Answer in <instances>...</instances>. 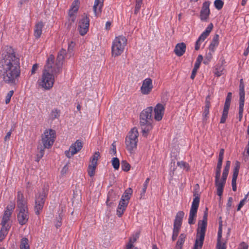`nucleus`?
Masks as SVG:
<instances>
[{
    "instance_id": "36",
    "label": "nucleus",
    "mask_w": 249,
    "mask_h": 249,
    "mask_svg": "<svg viewBox=\"0 0 249 249\" xmlns=\"http://www.w3.org/2000/svg\"><path fill=\"white\" fill-rule=\"evenodd\" d=\"M240 166V163L236 161L235 164V166L233 169L232 178H237L239 173V170Z\"/></svg>"
},
{
    "instance_id": "22",
    "label": "nucleus",
    "mask_w": 249,
    "mask_h": 249,
    "mask_svg": "<svg viewBox=\"0 0 249 249\" xmlns=\"http://www.w3.org/2000/svg\"><path fill=\"white\" fill-rule=\"evenodd\" d=\"M224 150L221 149L219 154L218 160L216 166L215 176L221 175V169L222 165V161L224 157Z\"/></svg>"
},
{
    "instance_id": "17",
    "label": "nucleus",
    "mask_w": 249,
    "mask_h": 249,
    "mask_svg": "<svg viewBox=\"0 0 249 249\" xmlns=\"http://www.w3.org/2000/svg\"><path fill=\"white\" fill-rule=\"evenodd\" d=\"M154 119L158 121L161 120L163 117L164 111V107L161 104H158L155 107L154 109Z\"/></svg>"
},
{
    "instance_id": "44",
    "label": "nucleus",
    "mask_w": 249,
    "mask_h": 249,
    "mask_svg": "<svg viewBox=\"0 0 249 249\" xmlns=\"http://www.w3.org/2000/svg\"><path fill=\"white\" fill-rule=\"evenodd\" d=\"M149 180H150V178H147L146 179L145 182H144V183L143 184V187H142V191L141 194V197H142V196H143L144 195V194L145 193L146 190L147 188L148 184L149 182Z\"/></svg>"
},
{
    "instance_id": "63",
    "label": "nucleus",
    "mask_w": 249,
    "mask_h": 249,
    "mask_svg": "<svg viewBox=\"0 0 249 249\" xmlns=\"http://www.w3.org/2000/svg\"><path fill=\"white\" fill-rule=\"evenodd\" d=\"M231 95H232V94L231 92H229L228 93L225 103L231 104Z\"/></svg>"
},
{
    "instance_id": "56",
    "label": "nucleus",
    "mask_w": 249,
    "mask_h": 249,
    "mask_svg": "<svg viewBox=\"0 0 249 249\" xmlns=\"http://www.w3.org/2000/svg\"><path fill=\"white\" fill-rule=\"evenodd\" d=\"M75 44L71 41V43L69 44L68 48V52L70 54H71L72 53L73 49L74 47Z\"/></svg>"
},
{
    "instance_id": "62",
    "label": "nucleus",
    "mask_w": 249,
    "mask_h": 249,
    "mask_svg": "<svg viewBox=\"0 0 249 249\" xmlns=\"http://www.w3.org/2000/svg\"><path fill=\"white\" fill-rule=\"evenodd\" d=\"M222 71H223V69L221 70V68H220L219 70H218L217 68L216 69L215 71L214 72L215 75L219 77L222 74Z\"/></svg>"
},
{
    "instance_id": "1",
    "label": "nucleus",
    "mask_w": 249,
    "mask_h": 249,
    "mask_svg": "<svg viewBox=\"0 0 249 249\" xmlns=\"http://www.w3.org/2000/svg\"><path fill=\"white\" fill-rule=\"evenodd\" d=\"M20 72L19 56L12 48L9 47L0 59V77L6 84L15 85Z\"/></svg>"
},
{
    "instance_id": "40",
    "label": "nucleus",
    "mask_w": 249,
    "mask_h": 249,
    "mask_svg": "<svg viewBox=\"0 0 249 249\" xmlns=\"http://www.w3.org/2000/svg\"><path fill=\"white\" fill-rule=\"evenodd\" d=\"M185 238H186L185 234H184L183 233L181 234L179 236L178 241H177V246H179V248L181 249L182 246L183 245V244L184 243Z\"/></svg>"
},
{
    "instance_id": "26",
    "label": "nucleus",
    "mask_w": 249,
    "mask_h": 249,
    "mask_svg": "<svg viewBox=\"0 0 249 249\" xmlns=\"http://www.w3.org/2000/svg\"><path fill=\"white\" fill-rule=\"evenodd\" d=\"M210 107V101L209 96H207L205 100V106L204 107V111L203 112V121H206L208 118V114H209V108Z\"/></svg>"
},
{
    "instance_id": "58",
    "label": "nucleus",
    "mask_w": 249,
    "mask_h": 249,
    "mask_svg": "<svg viewBox=\"0 0 249 249\" xmlns=\"http://www.w3.org/2000/svg\"><path fill=\"white\" fill-rule=\"evenodd\" d=\"M222 225L221 224L219 225V228H218L217 241H221V239L222 238Z\"/></svg>"
},
{
    "instance_id": "12",
    "label": "nucleus",
    "mask_w": 249,
    "mask_h": 249,
    "mask_svg": "<svg viewBox=\"0 0 249 249\" xmlns=\"http://www.w3.org/2000/svg\"><path fill=\"white\" fill-rule=\"evenodd\" d=\"M80 2L79 0H74L71 5L69 11V20L71 23L74 22L76 19L75 14L78 12Z\"/></svg>"
},
{
    "instance_id": "16",
    "label": "nucleus",
    "mask_w": 249,
    "mask_h": 249,
    "mask_svg": "<svg viewBox=\"0 0 249 249\" xmlns=\"http://www.w3.org/2000/svg\"><path fill=\"white\" fill-rule=\"evenodd\" d=\"M205 232L197 230L196 238L193 249H201L205 238Z\"/></svg>"
},
{
    "instance_id": "41",
    "label": "nucleus",
    "mask_w": 249,
    "mask_h": 249,
    "mask_svg": "<svg viewBox=\"0 0 249 249\" xmlns=\"http://www.w3.org/2000/svg\"><path fill=\"white\" fill-rule=\"evenodd\" d=\"M112 165L115 170H118L120 166V161L118 158H113L111 160Z\"/></svg>"
},
{
    "instance_id": "11",
    "label": "nucleus",
    "mask_w": 249,
    "mask_h": 249,
    "mask_svg": "<svg viewBox=\"0 0 249 249\" xmlns=\"http://www.w3.org/2000/svg\"><path fill=\"white\" fill-rule=\"evenodd\" d=\"M89 19L87 16L82 17L79 21L78 30L81 36H84L88 32L89 28Z\"/></svg>"
},
{
    "instance_id": "9",
    "label": "nucleus",
    "mask_w": 249,
    "mask_h": 249,
    "mask_svg": "<svg viewBox=\"0 0 249 249\" xmlns=\"http://www.w3.org/2000/svg\"><path fill=\"white\" fill-rule=\"evenodd\" d=\"M18 211L17 218L19 224L21 225L25 224L29 219V213L27 206H22V204H19L18 208H17Z\"/></svg>"
},
{
    "instance_id": "51",
    "label": "nucleus",
    "mask_w": 249,
    "mask_h": 249,
    "mask_svg": "<svg viewBox=\"0 0 249 249\" xmlns=\"http://www.w3.org/2000/svg\"><path fill=\"white\" fill-rule=\"evenodd\" d=\"M216 249H226V246L225 243H222L221 241H217L216 247Z\"/></svg>"
},
{
    "instance_id": "57",
    "label": "nucleus",
    "mask_w": 249,
    "mask_h": 249,
    "mask_svg": "<svg viewBox=\"0 0 249 249\" xmlns=\"http://www.w3.org/2000/svg\"><path fill=\"white\" fill-rule=\"evenodd\" d=\"M15 204L13 202H10V203L7 205L6 211H10L12 213V211L15 209Z\"/></svg>"
},
{
    "instance_id": "49",
    "label": "nucleus",
    "mask_w": 249,
    "mask_h": 249,
    "mask_svg": "<svg viewBox=\"0 0 249 249\" xmlns=\"http://www.w3.org/2000/svg\"><path fill=\"white\" fill-rule=\"evenodd\" d=\"M10 218H9L7 217H5L4 215H3L2 220L1 221V225L2 226H10L9 224H8V222L9 221Z\"/></svg>"
},
{
    "instance_id": "39",
    "label": "nucleus",
    "mask_w": 249,
    "mask_h": 249,
    "mask_svg": "<svg viewBox=\"0 0 249 249\" xmlns=\"http://www.w3.org/2000/svg\"><path fill=\"white\" fill-rule=\"evenodd\" d=\"M100 155V153L99 152H96L91 158L90 163L95 164H97V160L99 158Z\"/></svg>"
},
{
    "instance_id": "13",
    "label": "nucleus",
    "mask_w": 249,
    "mask_h": 249,
    "mask_svg": "<svg viewBox=\"0 0 249 249\" xmlns=\"http://www.w3.org/2000/svg\"><path fill=\"white\" fill-rule=\"evenodd\" d=\"M220 176H215V185L216 187L217 195L221 197L222 195L224 187L226 183V179H224V178H222L221 180H220Z\"/></svg>"
},
{
    "instance_id": "45",
    "label": "nucleus",
    "mask_w": 249,
    "mask_h": 249,
    "mask_svg": "<svg viewBox=\"0 0 249 249\" xmlns=\"http://www.w3.org/2000/svg\"><path fill=\"white\" fill-rule=\"evenodd\" d=\"M180 229V228L174 227L173 235L172 237L173 241H175L176 240L178 236Z\"/></svg>"
},
{
    "instance_id": "20",
    "label": "nucleus",
    "mask_w": 249,
    "mask_h": 249,
    "mask_svg": "<svg viewBox=\"0 0 249 249\" xmlns=\"http://www.w3.org/2000/svg\"><path fill=\"white\" fill-rule=\"evenodd\" d=\"M129 202L124 200L123 199H121L117 210V215L119 217H121L125 211Z\"/></svg>"
},
{
    "instance_id": "5",
    "label": "nucleus",
    "mask_w": 249,
    "mask_h": 249,
    "mask_svg": "<svg viewBox=\"0 0 249 249\" xmlns=\"http://www.w3.org/2000/svg\"><path fill=\"white\" fill-rule=\"evenodd\" d=\"M138 132L136 128H132L125 138V144L127 150L132 153L137 148L138 142Z\"/></svg>"
},
{
    "instance_id": "28",
    "label": "nucleus",
    "mask_w": 249,
    "mask_h": 249,
    "mask_svg": "<svg viewBox=\"0 0 249 249\" xmlns=\"http://www.w3.org/2000/svg\"><path fill=\"white\" fill-rule=\"evenodd\" d=\"M219 44V35H215L212 39V41L209 47V50L212 52H214L215 47H216Z\"/></svg>"
},
{
    "instance_id": "8",
    "label": "nucleus",
    "mask_w": 249,
    "mask_h": 249,
    "mask_svg": "<svg viewBox=\"0 0 249 249\" xmlns=\"http://www.w3.org/2000/svg\"><path fill=\"white\" fill-rule=\"evenodd\" d=\"M195 196L192 203L191 209L189 213L188 223L190 225L194 224L196 222V213L199 204L200 198L198 196Z\"/></svg>"
},
{
    "instance_id": "34",
    "label": "nucleus",
    "mask_w": 249,
    "mask_h": 249,
    "mask_svg": "<svg viewBox=\"0 0 249 249\" xmlns=\"http://www.w3.org/2000/svg\"><path fill=\"white\" fill-rule=\"evenodd\" d=\"M46 148H44L43 145L38 146L37 149L39 150V152L36 154V161H38L43 156L44 154V149Z\"/></svg>"
},
{
    "instance_id": "53",
    "label": "nucleus",
    "mask_w": 249,
    "mask_h": 249,
    "mask_svg": "<svg viewBox=\"0 0 249 249\" xmlns=\"http://www.w3.org/2000/svg\"><path fill=\"white\" fill-rule=\"evenodd\" d=\"M62 217L59 215L58 217L56 218V221L55 224V227L58 229L62 225Z\"/></svg>"
},
{
    "instance_id": "19",
    "label": "nucleus",
    "mask_w": 249,
    "mask_h": 249,
    "mask_svg": "<svg viewBox=\"0 0 249 249\" xmlns=\"http://www.w3.org/2000/svg\"><path fill=\"white\" fill-rule=\"evenodd\" d=\"M207 217L208 212L207 208H206V210L204 213L203 219L202 220H199L198 222V228L197 230L206 232L207 225Z\"/></svg>"
},
{
    "instance_id": "60",
    "label": "nucleus",
    "mask_w": 249,
    "mask_h": 249,
    "mask_svg": "<svg viewBox=\"0 0 249 249\" xmlns=\"http://www.w3.org/2000/svg\"><path fill=\"white\" fill-rule=\"evenodd\" d=\"M208 36V35L206 34L204 32H203L197 39L201 42H203Z\"/></svg>"
},
{
    "instance_id": "55",
    "label": "nucleus",
    "mask_w": 249,
    "mask_h": 249,
    "mask_svg": "<svg viewBox=\"0 0 249 249\" xmlns=\"http://www.w3.org/2000/svg\"><path fill=\"white\" fill-rule=\"evenodd\" d=\"M116 142H114L112 144H111V149L110 150V153L111 154H113L114 155H115L116 154V144H115Z\"/></svg>"
},
{
    "instance_id": "47",
    "label": "nucleus",
    "mask_w": 249,
    "mask_h": 249,
    "mask_svg": "<svg viewBox=\"0 0 249 249\" xmlns=\"http://www.w3.org/2000/svg\"><path fill=\"white\" fill-rule=\"evenodd\" d=\"M177 165L181 168L186 169L188 170L189 169V164L184 161H178L177 162Z\"/></svg>"
},
{
    "instance_id": "23",
    "label": "nucleus",
    "mask_w": 249,
    "mask_h": 249,
    "mask_svg": "<svg viewBox=\"0 0 249 249\" xmlns=\"http://www.w3.org/2000/svg\"><path fill=\"white\" fill-rule=\"evenodd\" d=\"M103 2L104 0H95L93 9L96 17H98L101 13Z\"/></svg>"
},
{
    "instance_id": "43",
    "label": "nucleus",
    "mask_w": 249,
    "mask_h": 249,
    "mask_svg": "<svg viewBox=\"0 0 249 249\" xmlns=\"http://www.w3.org/2000/svg\"><path fill=\"white\" fill-rule=\"evenodd\" d=\"M244 102H239V120L241 121L243 117V113L244 110Z\"/></svg>"
},
{
    "instance_id": "50",
    "label": "nucleus",
    "mask_w": 249,
    "mask_h": 249,
    "mask_svg": "<svg viewBox=\"0 0 249 249\" xmlns=\"http://www.w3.org/2000/svg\"><path fill=\"white\" fill-rule=\"evenodd\" d=\"M13 94H14L13 90H10L7 94L6 96V99H5V103L6 104H8L10 102L11 97L13 96Z\"/></svg>"
},
{
    "instance_id": "52",
    "label": "nucleus",
    "mask_w": 249,
    "mask_h": 249,
    "mask_svg": "<svg viewBox=\"0 0 249 249\" xmlns=\"http://www.w3.org/2000/svg\"><path fill=\"white\" fill-rule=\"evenodd\" d=\"M228 112L223 111L222 115L220 119V123L221 124H224L225 123L226 119L228 117Z\"/></svg>"
},
{
    "instance_id": "35",
    "label": "nucleus",
    "mask_w": 249,
    "mask_h": 249,
    "mask_svg": "<svg viewBox=\"0 0 249 249\" xmlns=\"http://www.w3.org/2000/svg\"><path fill=\"white\" fill-rule=\"evenodd\" d=\"M240 166V163L236 161L235 164V166L233 169L232 178H237L239 173V170Z\"/></svg>"
},
{
    "instance_id": "10",
    "label": "nucleus",
    "mask_w": 249,
    "mask_h": 249,
    "mask_svg": "<svg viewBox=\"0 0 249 249\" xmlns=\"http://www.w3.org/2000/svg\"><path fill=\"white\" fill-rule=\"evenodd\" d=\"M83 147V143L80 140H77L75 143L71 144L69 150L66 151L65 153L66 157L71 158L73 155L79 151Z\"/></svg>"
},
{
    "instance_id": "6",
    "label": "nucleus",
    "mask_w": 249,
    "mask_h": 249,
    "mask_svg": "<svg viewBox=\"0 0 249 249\" xmlns=\"http://www.w3.org/2000/svg\"><path fill=\"white\" fill-rule=\"evenodd\" d=\"M47 195V191L44 189L41 192H39L36 195L34 208L36 214H39L40 211L42 210Z\"/></svg>"
},
{
    "instance_id": "21",
    "label": "nucleus",
    "mask_w": 249,
    "mask_h": 249,
    "mask_svg": "<svg viewBox=\"0 0 249 249\" xmlns=\"http://www.w3.org/2000/svg\"><path fill=\"white\" fill-rule=\"evenodd\" d=\"M184 214V213L182 211H180L177 213L174 221V227L180 228Z\"/></svg>"
},
{
    "instance_id": "7",
    "label": "nucleus",
    "mask_w": 249,
    "mask_h": 249,
    "mask_svg": "<svg viewBox=\"0 0 249 249\" xmlns=\"http://www.w3.org/2000/svg\"><path fill=\"white\" fill-rule=\"evenodd\" d=\"M55 138V132L53 129H46L42 136L41 141L44 148H50Z\"/></svg>"
},
{
    "instance_id": "4",
    "label": "nucleus",
    "mask_w": 249,
    "mask_h": 249,
    "mask_svg": "<svg viewBox=\"0 0 249 249\" xmlns=\"http://www.w3.org/2000/svg\"><path fill=\"white\" fill-rule=\"evenodd\" d=\"M127 44V39L123 36L116 37L112 42V54L116 57L120 55L124 50Z\"/></svg>"
},
{
    "instance_id": "54",
    "label": "nucleus",
    "mask_w": 249,
    "mask_h": 249,
    "mask_svg": "<svg viewBox=\"0 0 249 249\" xmlns=\"http://www.w3.org/2000/svg\"><path fill=\"white\" fill-rule=\"evenodd\" d=\"M248 197V195L246 196L245 198L241 200L238 205L237 211H239L240 210L241 208L244 205L245 202L246 201L247 197Z\"/></svg>"
},
{
    "instance_id": "3",
    "label": "nucleus",
    "mask_w": 249,
    "mask_h": 249,
    "mask_svg": "<svg viewBox=\"0 0 249 249\" xmlns=\"http://www.w3.org/2000/svg\"><path fill=\"white\" fill-rule=\"evenodd\" d=\"M153 107H149L143 109L140 115V124L142 135L147 137L149 132L152 129Z\"/></svg>"
},
{
    "instance_id": "31",
    "label": "nucleus",
    "mask_w": 249,
    "mask_h": 249,
    "mask_svg": "<svg viewBox=\"0 0 249 249\" xmlns=\"http://www.w3.org/2000/svg\"><path fill=\"white\" fill-rule=\"evenodd\" d=\"M132 192H133L132 189L131 188H128L124 193L121 199H123L124 200H126V201L129 202V199L131 197V196L132 195Z\"/></svg>"
},
{
    "instance_id": "64",
    "label": "nucleus",
    "mask_w": 249,
    "mask_h": 249,
    "mask_svg": "<svg viewBox=\"0 0 249 249\" xmlns=\"http://www.w3.org/2000/svg\"><path fill=\"white\" fill-rule=\"evenodd\" d=\"M240 249H248L249 246L244 242H242L239 246Z\"/></svg>"
},
{
    "instance_id": "29",
    "label": "nucleus",
    "mask_w": 249,
    "mask_h": 249,
    "mask_svg": "<svg viewBox=\"0 0 249 249\" xmlns=\"http://www.w3.org/2000/svg\"><path fill=\"white\" fill-rule=\"evenodd\" d=\"M11 226H2L0 231V242L3 241L7 235Z\"/></svg>"
},
{
    "instance_id": "33",
    "label": "nucleus",
    "mask_w": 249,
    "mask_h": 249,
    "mask_svg": "<svg viewBox=\"0 0 249 249\" xmlns=\"http://www.w3.org/2000/svg\"><path fill=\"white\" fill-rule=\"evenodd\" d=\"M230 165H231V161H229V160L227 161L226 166L224 167V169L223 170V173H222V178H224V179H225V178L227 179V178L228 173H229V171L230 167Z\"/></svg>"
},
{
    "instance_id": "24",
    "label": "nucleus",
    "mask_w": 249,
    "mask_h": 249,
    "mask_svg": "<svg viewBox=\"0 0 249 249\" xmlns=\"http://www.w3.org/2000/svg\"><path fill=\"white\" fill-rule=\"evenodd\" d=\"M186 48V45L184 43H178L175 47L174 52L177 56H181L185 52Z\"/></svg>"
},
{
    "instance_id": "61",
    "label": "nucleus",
    "mask_w": 249,
    "mask_h": 249,
    "mask_svg": "<svg viewBox=\"0 0 249 249\" xmlns=\"http://www.w3.org/2000/svg\"><path fill=\"white\" fill-rule=\"evenodd\" d=\"M236 179L237 178H232L231 180V185L232 187V190L233 191H235L236 190Z\"/></svg>"
},
{
    "instance_id": "15",
    "label": "nucleus",
    "mask_w": 249,
    "mask_h": 249,
    "mask_svg": "<svg viewBox=\"0 0 249 249\" xmlns=\"http://www.w3.org/2000/svg\"><path fill=\"white\" fill-rule=\"evenodd\" d=\"M153 88L152 79L148 78L143 81L142 86L141 88V92L143 94H148L151 91Z\"/></svg>"
},
{
    "instance_id": "42",
    "label": "nucleus",
    "mask_w": 249,
    "mask_h": 249,
    "mask_svg": "<svg viewBox=\"0 0 249 249\" xmlns=\"http://www.w3.org/2000/svg\"><path fill=\"white\" fill-rule=\"evenodd\" d=\"M224 2L221 0H215L214 1V7L218 10L222 8Z\"/></svg>"
},
{
    "instance_id": "27",
    "label": "nucleus",
    "mask_w": 249,
    "mask_h": 249,
    "mask_svg": "<svg viewBox=\"0 0 249 249\" xmlns=\"http://www.w3.org/2000/svg\"><path fill=\"white\" fill-rule=\"evenodd\" d=\"M244 83L243 79L240 80L239 84V102H245V89Z\"/></svg>"
},
{
    "instance_id": "48",
    "label": "nucleus",
    "mask_w": 249,
    "mask_h": 249,
    "mask_svg": "<svg viewBox=\"0 0 249 249\" xmlns=\"http://www.w3.org/2000/svg\"><path fill=\"white\" fill-rule=\"evenodd\" d=\"M142 3V1L136 0L135 11H134L135 14H137V13L139 12V11L141 8Z\"/></svg>"
},
{
    "instance_id": "2",
    "label": "nucleus",
    "mask_w": 249,
    "mask_h": 249,
    "mask_svg": "<svg viewBox=\"0 0 249 249\" xmlns=\"http://www.w3.org/2000/svg\"><path fill=\"white\" fill-rule=\"evenodd\" d=\"M66 55V50L61 49L58 53L55 65L54 55H49L44 66L41 77L37 81L39 87L45 90H49L52 88L54 82V76L61 72Z\"/></svg>"
},
{
    "instance_id": "30",
    "label": "nucleus",
    "mask_w": 249,
    "mask_h": 249,
    "mask_svg": "<svg viewBox=\"0 0 249 249\" xmlns=\"http://www.w3.org/2000/svg\"><path fill=\"white\" fill-rule=\"evenodd\" d=\"M19 204H22V206H27L26 201L25 200L24 196L20 191L18 192L17 196V208H18Z\"/></svg>"
},
{
    "instance_id": "18",
    "label": "nucleus",
    "mask_w": 249,
    "mask_h": 249,
    "mask_svg": "<svg viewBox=\"0 0 249 249\" xmlns=\"http://www.w3.org/2000/svg\"><path fill=\"white\" fill-rule=\"evenodd\" d=\"M119 197V195L111 189L109 191L107 195V198L106 201L107 205L111 207L113 202L117 200Z\"/></svg>"
},
{
    "instance_id": "59",
    "label": "nucleus",
    "mask_w": 249,
    "mask_h": 249,
    "mask_svg": "<svg viewBox=\"0 0 249 249\" xmlns=\"http://www.w3.org/2000/svg\"><path fill=\"white\" fill-rule=\"evenodd\" d=\"M213 28V24L210 23L208 26V27H207V28L206 29V30H205V31L204 32L209 35L210 34V32H211V31L212 30Z\"/></svg>"
},
{
    "instance_id": "25",
    "label": "nucleus",
    "mask_w": 249,
    "mask_h": 249,
    "mask_svg": "<svg viewBox=\"0 0 249 249\" xmlns=\"http://www.w3.org/2000/svg\"><path fill=\"white\" fill-rule=\"evenodd\" d=\"M44 26V25L42 21H39L35 25L34 36L36 38L38 39L40 37Z\"/></svg>"
},
{
    "instance_id": "38",
    "label": "nucleus",
    "mask_w": 249,
    "mask_h": 249,
    "mask_svg": "<svg viewBox=\"0 0 249 249\" xmlns=\"http://www.w3.org/2000/svg\"><path fill=\"white\" fill-rule=\"evenodd\" d=\"M60 116V110L54 109L52 110L50 114V118L52 120L58 118Z\"/></svg>"
},
{
    "instance_id": "37",
    "label": "nucleus",
    "mask_w": 249,
    "mask_h": 249,
    "mask_svg": "<svg viewBox=\"0 0 249 249\" xmlns=\"http://www.w3.org/2000/svg\"><path fill=\"white\" fill-rule=\"evenodd\" d=\"M97 164L90 163L89 164L88 167V174L90 177H92L94 175L95 169L96 168Z\"/></svg>"
},
{
    "instance_id": "46",
    "label": "nucleus",
    "mask_w": 249,
    "mask_h": 249,
    "mask_svg": "<svg viewBox=\"0 0 249 249\" xmlns=\"http://www.w3.org/2000/svg\"><path fill=\"white\" fill-rule=\"evenodd\" d=\"M130 165L125 160H123L122 162V169L124 171H128L130 170Z\"/></svg>"
},
{
    "instance_id": "32",
    "label": "nucleus",
    "mask_w": 249,
    "mask_h": 249,
    "mask_svg": "<svg viewBox=\"0 0 249 249\" xmlns=\"http://www.w3.org/2000/svg\"><path fill=\"white\" fill-rule=\"evenodd\" d=\"M28 241V238L26 237L22 238L21 239L20 249H30Z\"/></svg>"
},
{
    "instance_id": "14",
    "label": "nucleus",
    "mask_w": 249,
    "mask_h": 249,
    "mask_svg": "<svg viewBox=\"0 0 249 249\" xmlns=\"http://www.w3.org/2000/svg\"><path fill=\"white\" fill-rule=\"evenodd\" d=\"M210 2L209 1H205L203 3L200 15V18L201 20L206 21L208 19L210 14Z\"/></svg>"
}]
</instances>
